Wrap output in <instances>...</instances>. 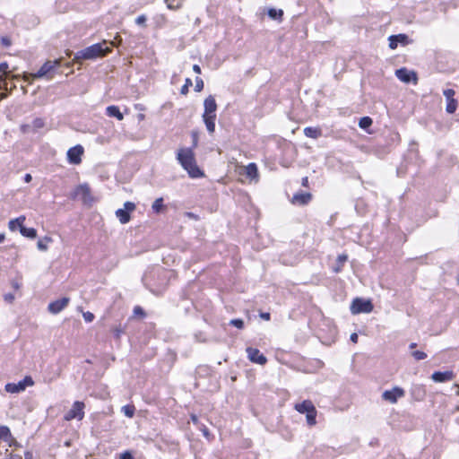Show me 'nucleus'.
I'll return each mask as SVG.
<instances>
[{"label": "nucleus", "mask_w": 459, "mask_h": 459, "mask_svg": "<svg viewBox=\"0 0 459 459\" xmlns=\"http://www.w3.org/2000/svg\"><path fill=\"white\" fill-rule=\"evenodd\" d=\"M19 75H12L11 79H17Z\"/></svg>", "instance_id": "nucleus-61"}, {"label": "nucleus", "mask_w": 459, "mask_h": 459, "mask_svg": "<svg viewBox=\"0 0 459 459\" xmlns=\"http://www.w3.org/2000/svg\"><path fill=\"white\" fill-rule=\"evenodd\" d=\"M52 241L51 238L45 237L42 239H39L37 243V247L41 251L48 250V245Z\"/></svg>", "instance_id": "nucleus-31"}, {"label": "nucleus", "mask_w": 459, "mask_h": 459, "mask_svg": "<svg viewBox=\"0 0 459 459\" xmlns=\"http://www.w3.org/2000/svg\"><path fill=\"white\" fill-rule=\"evenodd\" d=\"M84 153V149L82 145L77 144L70 148L66 152L67 160L70 164L79 165L82 162V157Z\"/></svg>", "instance_id": "nucleus-10"}, {"label": "nucleus", "mask_w": 459, "mask_h": 459, "mask_svg": "<svg viewBox=\"0 0 459 459\" xmlns=\"http://www.w3.org/2000/svg\"><path fill=\"white\" fill-rule=\"evenodd\" d=\"M177 160L188 173L190 178H202L203 171L196 164L195 153L190 148H180L177 152Z\"/></svg>", "instance_id": "nucleus-1"}, {"label": "nucleus", "mask_w": 459, "mask_h": 459, "mask_svg": "<svg viewBox=\"0 0 459 459\" xmlns=\"http://www.w3.org/2000/svg\"><path fill=\"white\" fill-rule=\"evenodd\" d=\"M193 70L196 74H201V68H200V66L198 65H193Z\"/></svg>", "instance_id": "nucleus-48"}, {"label": "nucleus", "mask_w": 459, "mask_h": 459, "mask_svg": "<svg viewBox=\"0 0 459 459\" xmlns=\"http://www.w3.org/2000/svg\"><path fill=\"white\" fill-rule=\"evenodd\" d=\"M0 441L5 442L8 446H11L13 441V437L11 435L10 429L5 426L0 427Z\"/></svg>", "instance_id": "nucleus-21"}, {"label": "nucleus", "mask_w": 459, "mask_h": 459, "mask_svg": "<svg viewBox=\"0 0 459 459\" xmlns=\"http://www.w3.org/2000/svg\"><path fill=\"white\" fill-rule=\"evenodd\" d=\"M22 90H23V93H26V92H27V91L25 90V88H24V87H22Z\"/></svg>", "instance_id": "nucleus-63"}, {"label": "nucleus", "mask_w": 459, "mask_h": 459, "mask_svg": "<svg viewBox=\"0 0 459 459\" xmlns=\"http://www.w3.org/2000/svg\"><path fill=\"white\" fill-rule=\"evenodd\" d=\"M164 208H165V206L163 204L162 197L157 198L152 205V209L153 210V212L155 213H160V212H162L164 210Z\"/></svg>", "instance_id": "nucleus-29"}, {"label": "nucleus", "mask_w": 459, "mask_h": 459, "mask_svg": "<svg viewBox=\"0 0 459 459\" xmlns=\"http://www.w3.org/2000/svg\"><path fill=\"white\" fill-rule=\"evenodd\" d=\"M110 44H111L112 46H115V45H116L115 41H110Z\"/></svg>", "instance_id": "nucleus-62"}, {"label": "nucleus", "mask_w": 459, "mask_h": 459, "mask_svg": "<svg viewBox=\"0 0 459 459\" xmlns=\"http://www.w3.org/2000/svg\"><path fill=\"white\" fill-rule=\"evenodd\" d=\"M61 65V59H56L53 61H47L40 69L36 74H24L23 80L30 83L29 78L36 79L46 77L48 79H52L54 75V72L56 68L59 67Z\"/></svg>", "instance_id": "nucleus-3"}, {"label": "nucleus", "mask_w": 459, "mask_h": 459, "mask_svg": "<svg viewBox=\"0 0 459 459\" xmlns=\"http://www.w3.org/2000/svg\"><path fill=\"white\" fill-rule=\"evenodd\" d=\"M404 394L405 392L403 388L395 386L391 390H385L382 394V398L385 401L389 402L390 403H395L398 401V399L403 397Z\"/></svg>", "instance_id": "nucleus-11"}, {"label": "nucleus", "mask_w": 459, "mask_h": 459, "mask_svg": "<svg viewBox=\"0 0 459 459\" xmlns=\"http://www.w3.org/2000/svg\"><path fill=\"white\" fill-rule=\"evenodd\" d=\"M455 387H457L456 394L459 395V385H455Z\"/></svg>", "instance_id": "nucleus-60"}, {"label": "nucleus", "mask_w": 459, "mask_h": 459, "mask_svg": "<svg viewBox=\"0 0 459 459\" xmlns=\"http://www.w3.org/2000/svg\"><path fill=\"white\" fill-rule=\"evenodd\" d=\"M308 183V178L306 177L302 179V186H307Z\"/></svg>", "instance_id": "nucleus-53"}, {"label": "nucleus", "mask_w": 459, "mask_h": 459, "mask_svg": "<svg viewBox=\"0 0 459 459\" xmlns=\"http://www.w3.org/2000/svg\"><path fill=\"white\" fill-rule=\"evenodd\" d=\"M237 171L240 176L245 175L250 182L257 183L259 181V173L255 163L237 166Z\"/></svg>", "instance_id": "nucleus-6"}, {"label": "nucleus", "mask_w": 459, "mask_h": 459, "mask_svg": "<svg viewBox=\"0 0 459 459\" xmlns=\"http://www.w3.org/2000/svg\"><path fill=\"white\" fill-rule=\"evenodd\" d=\"M204 112L203 117H216L217 104L213 96L210 95L204 102Z\"/></svg>", "instance_id": "nucleus-14"}, {"label": "nucleus", "mask_w": 459, "mask_h": 459, "mask_svg": "<svg viewBox=\"0 0 459 459\" xmlns=\"http://www.w3.org/2000/svg\"><path fill=\"white\" fill-rule=\"evenodd\" d=\"M204 122L206 126L207 130L209 133L212 134L215 130V118L216 117H203Z\"/></svg>", "instance_id": "nucleus-28"}, {"label": "nucleus", "mask_w": 459, "mask_h": 459, "mask_svg": "<svg viewBox=\"0 0 459 459\" xmlns=\"http://www.w3.org/2000/svg\"><path fill=\"white\" fill-rule=\"evenodd\" d=\"M15 87H16L15 84L9 83L7 82V87L0 89V100L5 98L7 96V93L11 92Z\"/></svg>", "instance_id": "nucleus-33"}, {"label": "nucleus", "mask_w": 459, "mask_h": 459, "mask_svg": "<svg viewBox=\"0 0 459 459\" xmlns=\"http://www.w3.org/2000/svg\"><path fill=\"white\" fill-rule=\"evenodd\" d=\"M201 430L203 431L204 435L208 437L210 433H209V430L207 429V428H205L204 426H203V428L201 429Z\"/></svg>", "instance_id": "nucleus-50"}, {"label": "nucleus", "mask_w": 459, "mask_h": 459, "mask_svg": "<svg viewBox=\"0 0 459 459\" xmlns=\"http://www.w3.org/2000/svg\"><path fill=\"white\" fill-rule=\"evenodd\" d=\"M395 75L401 82L405 83L413 82V83L416 84L418 81L417 74L414 71H410L406 68L397 69L395 71Z\"/></svg>", "instance_id": "nucleus-12"}, {"label": "nucleus", "mask_w": 459, "mask_h": 459, "mask_svg": "<svg viewBox=\"0 0 459 459\" xmlns=\"http://www.w3.org/2000/svg\"><path fill=\"white\" fill-rule=\"evenodd\" d=\"M411 355L417 360H422V359H425L427 358V354L425 352H423V351H413L411 353Z\"/></svg>", "instance_id": "nucleus-36"}, {"label": "nucleus", "mask_w": 459, "mask_h": 459, "mask_svg": "<svg viewBox=\"0 0 459 459\" xmlns=\"http://www.w3.org/2000/svg\"><path fill=\"white\" fill-rule=\"evenodd\" d=\"M134 314L136 315H143V309L140 307H135L134 309Z\"/></svg>", "instance_id": "nucleus-47"}, {"label": "nucleus", "mask_w": 459, "mask_h": 459, "mask_svg": "<svg viewBox=\"0 0 459 459\" xmlns=\"http://www.w3.org/2000/svg\"><path fill=\"white\" fill-rule=\"evenodd\" d=\"M69 298H62L60 299H56L48 304V311L51 314L56 315L61 312L69 303Z\"/></svg>", "instance_id": "nucleus-15"}, {"label": "nucleus", "mask_w": 459, "mask_h": 459, "mask_svg": "<svg viewBox=\"0 0 459 459\" xmlns=\"http://www.w3.org/2000/svg\"><path fill=\"white\" fill-rule=\"evenodd\" d=\"M85 405L82 402L76 401L72 405V408L66 412L64 419L67 421L76 419L78 420H82L84 417Z\"/></svg>", "instance_id": "nucleus-8"}, {"label": "nucleus", "mask_w": 459, "mask_h": 459, "mask_svg": "<svg viewBox=\"0 0 459 459\" xmlns=\"http://www.w3.org/2000/svg\"><path fill=\"white\" fill-rule=\"evenodd\" d=\"M25 216L22 215L16 219L11 220L8 223V227L12 231L16 230V229H19L21 230L22 227L23 226Z\"/></svg>", "instance_id": "nucleus-22"}, {"label": "nucleus", "mask_w": 459, "mask_h": 459, "mask_svg": "<svg viewBox=\"0 0 459 459\" xmlns=\"http://www.w3.org/2000/svg\"><path fill=\"white\" fill-rule=\"evenodd\" d=\"M122 411L128 418H133L134 415L135 408L133 405H125L122 407Z\"/></svg>", "instance_id": "nucleus-35"}, {"label": "nucleus", "mask_w": 459, "mask_h": 459, "mask_svg": "<svg viewBox=\"0 0 459 459\" xmlns=\"http://www.w3.org/2000/svg\"><path fill=\"white\" fill-rule=\"evenodd\" d=\"M347 255H340L337 257V265L333 268V271L335 273H339L342 270V267L343 264L347 261Z\"/></svg>", "instance_id": "nucleus-32"}, {"label": "nucleus", "mask_w": 459, "mask_h": 459, "mask_svg": "<svg viewBox=\"0 0 459 459\" xmlns=\"http://www.w3.org/2000/svg\"><path fill=\"white\" fill-rule=\"evenodd\" d=\"M443 94L446 100V111L449 114L455 113L457 108V100L454 98L455 91L452 89H447L443 91Z\"/></svg>", "instance_id": "nucleus-13"}, {"label": "nucleus", "mask_w": 459, "mask_h": 459, "mask_svg": "<svg viewBox=\"0 0 459 459\" xmlns=\"http://www.w3.org/2000/svg\"><path fill=\"white\" fill-rule=\"evenodd\" d=\"M294 408L299 413L306 414L307 422L309 426H314L316 424V410L311 401L306 400L300 403H296Z\"/></svg>", "instance_id": "nucleus-4"}, {"label": "nucleus", "mask_w": 459, "mask_h": 459, "mask_svg": "<svg viewBox=\"0 0 459 459\" xmlns=\"http://www.w3.org/2000/svg\"><path fill=\"white\" fill-rule=\"evenodd\" d=\"M31 458V454L30 453H26L25 454V459H30Z\"/></svg>", "instance_id": "nucleus-56"}, {"label": "nucleus", "mask_w": 459, "mask_h": 459, "mask_svg": "<svg viewBox=\"0 0 459 459\" xmlns=\"http://www.w3.org/2000/svg\"><path fill=\"white\" fill-rule=\"evenodd\" d=\"M138 118H139V120H143L144 119V115L143 114H139L138 115Z\"/></svg>", "instance_id": "nucleus-57"}, {"label": "nucleus", "mask_w": 459, "mask_h": 459, "mask_svg": "<svg viewBox=\"0 0 459 459\" xmlns=\"http://www.w3.org/2000/svg\"><path fill=\"white\" fill-rule=\"evenodd\" d=\"M373 305L370 300L356 298L351 305V312L353 315L359 313H370L373 310Z\"/></svg>", "instance_id": "nucleus-7"}, {"label": "nucleus", "mask_w": 459, "mask_h": 459, "mask_svg": "<svg viewBox=\"0 0 459 459\" xmlns=\"http://www.w3.org/2000/svg\"><path fill=\"white\" fill-rule=\"evenodd\" d=\"M135 207L134 203L128 201L124 204L123 209L116 211V216L122 224H126L130 221V212H134Z\"/></svg>", "instance_id": "nucleus-9"}, {"label": "nucleus", "mask_w": 459, "mask_h": 459, "mask_svg": "<svg viewBox=\"0 0 459 459\" xmlns=\"http://www.w3.org/2000/svg\"><path fill=\"white\" fill-rule=\"evenodd\" d=\"M21 234L29 238H35L37 237V231L33 228L22 227L20 230Z\"/></svg>", "instance_id": "nucleus-27"}, {"label": "nucleus", "mask_w": 459, "mask_h": 459, "mask_svg": "<svg viewBox=\"0 0 459 459\" xmlns=\"http://www.w3.org/2000/svg\"><path fill=\"white\" fill-rule=\"evenodd\" d=\"M230 325L238 329H242L244 327V321L242 319H232L230 321Z\"/></svg>", "instance_id": "nucleus-38"}, {"label": "nucleus", "mask_w": 459, "mask_h": 459, "mask_svg": "<svg viewBox=\"0 0 459 459\" xmlns=\"http://www.w3.org/2000/svg\"><path fill=\"white\" fill-rule=\"evenodd\" d=\"M304 134L307 137L316 139L321 135V130L316 127H306Z\"/></svg>", "instance_id": "nucleus-25"}, {"label": "nucleus", "mask_w": 459, "mask_h": 459, "mask_svg": "<svg viewBox=\"0 0 459 459\" xmlns=\"http://www.w3.org/2000/svg\"><path fill=\"white\" fill-rule=\"evenodd\" d=\"M416 347V343L412 342L410 344V349H414Z\"/></svg>", "instance_id": "nucleus-58"}, {"label": "nucleus", "mask_w": 459, "mask_h": 459, "mask_svg": "<svg viewBox=\"0 0 459 459\" xmlns=\"http://www.w3.org/2000/svg\"><path fill=\"white\" fill-rule=\"evenodd\" d=\"M115 39H118V44L121 43V41H122V39L119 36H117L115 38Z\"/></svg>", "instance_id": "nucleus-59"}, {"label": "nucleus", "mask_w": 459, "mask_h": 459, "mask_svg": "<svg viewBox=\"0 0 459 459\" xmlns=\"http://www.w3.org/2000/svg\"><path fill=\"white\" fill-rule=\"evenodd\" d=\"M455 373L452 370L436 371L431 375V379L436 383H444L451 381L455 378Z\"/></svg>", "instance_id": "nucleus-17"}, {"label": "nucleus", "mask_w": 459, "mask_h": 459, "mask_svg": "<svg viewBox=\"0 0 459 459\" xmlns=\"http://www.w3.org/2000/svg\"><path fill=\"white\" fill-rule=\"evenodd\" d=\"M358 338H359V336H358V334L356 333H351V341L352 342L356 343L358 342Z\"/></svg>", "instance_id": "nucleus-45"}, {"label": "nucleus", "mask_w": 459, "mask_h": 459, "mask_svg": "<svg viewBox=\"0 0 459 459\" xmlns=\"http://www.w3.org/2000/svg\"><path fill=\"white\" fill-rule=\"evenodd\" d=\"M120 459H134L130 452H125L120 455Z\"/></svg>", "instance_id": "nucleus-43"}, {"label": "nucleus", "mask_w": 459, "mask_h": 459, "mask_svg": "<svg viewBox=\"0 0 459 459\" xmlns=\"http://www.w3.org/2000/svg\"><path fill=\"white\" fill-rule=\"evenodd\" d=\"M21 384L23 385V388L25 389L27 386L33 385L34 382L30 377H26L22 381H20Z\"/></svg>", "instance_id": "nucleus-40"}, {"label": "nucleus", "mask_w": 459, "mask_h": 459, "mask_svg": "<svg viewBox=\"0 0 459 459\" xmlns=\"http://www.w3.org/2000/svg\"><path fill=\"white\" fill-rule=\"evenodd\" d=\"M192 85V81L189 78L186 79L185 84L181 88V94L186 95L188 92L189 87Z\"/></svg>", "instance_id": "nucleus-37"}, {"label": "nucleus", "mask_w": 459, "mask_h": 459, "mask_svg": "<svg viewBox=\"0 0 459 459\" xmlns=\"http://www.w3.org/2000/svg\"><path fill=\"white\" fill-rule=\"evenodd\" d=\"M372 125V119L369 117H364L359 119V126L362 129H368Z\"/></svg>", "instance_id": "nucleus-34"}, {"label": "nucleus", "mask_w": 459, "mask_h": 459, "mask_svg": "<svg viewBox=\"0 0 459 459\" xmlns=\"http://www.w3.org/2000/svg\"><path fill=\"white\" fill-rule=\"evenodd\" d=\"M312 198L309 193H298L292 196L291 203L294 204H307Z\"/></svg>", "instance_id": "nucleus-19"}, {"label": "nucleus", "mask_w": 459, "mask_h": 459, "mask_svg": "<svg viewBox=\"0 0 459 459\" xmlns=\"http://www.w3.org/2000/svg\"><path fill=\"white\" fill-rule=\"evenodd\" d=\"M283 15V11L281 9L270 8L268 10V16L273 20L281 21Z\"/></svg>", "instance_id": "nucleus-26"}, {"label": "nucleus", "mask_w": 459, "mask_h": 459, "mask_svg": "<svg viewBox=\"0 0 459 459\" xmlns=\"http://www.w3.org/2000/svg\"><path fill=\"white\" fill-rule=\"evenodd\" d=\"M457 281H458V283H459V274H458V277H457Z\"/></svg>", "instance_id": "nucleus-64"}, {"label": "nucleus", "mask_w": 459, "mask_h": 459, "mask_svg": "<svg viewBox=\"0 0 459 459\" xmlns=\"http://www.w3.org/2000/svg\"><path fill=\"white\" fill-rule=\"evenodd\" d=\"M260 316L264 320H266V321L270 320V314L269 313H261Z\"/></svg>", "instance_id": "nucleus-46"}, {"label": "nucleus", "mask_w": 459, "mask_h": 459, "mask_svg": "<svg viewBox=\"0 0 459 459\" xmlns=\"http://www.w3.org/2000/svg\"><path fill=\"white\" fill-rule=\"evenodd\" d=\"M247 353L248 359L254 363L264 365L267 361V359L257 349L249 347L247 349Z\"/></svg>", "instance_id": "nucleus-16"}, {"label": "nucleus", "mask_w": 459, "mask_h": 459, "mask_svg": "<svg viewBox=\"0 0 459 459\" xmlns=\"http://www.w3.org/2000/svg\"><path fill=\"white\" fill-rule=\"evenodd\" d=\"M191 420L195 423V424H197L198 423V418L196 415L195 414H192L191 415Z\"/></svg>", "instance_id": "nucleus-51"}, {"label": "nucleus", "mask_w": 459, "mask_h": 459, "mask_svg": "<svg viewBox=\"0 0 459 459\" xmlns=\"http://www.w3.org/2000/svg\"><path fill=\"white\" fill-rule=\"evenodd\" d=\"M107 41L104 40L101 43L93 44L81 51L75 53L74 62H80L82 59H94L97 57L104 56L110 48L106 47Z\"/></svg>", "instance_id": "nucleus-2"}, {"label": "nucleus", "mask_w": 459, "mask_h": 459, "mask_svg": "<svg viewBox=\"0 0 459 459\" xmlns=\"http://www.w3.org/2000/svg\"><path fill=\"white\" fill-rule=\"evenodd\" d=\"M167 7L170 10H176L182 6L184 0H165Z\"/></svg>", "instance_id": "nucleus-30"}, {"label": "nucleus", "mask_w": 459, "mask_h": 459, "mask_svg": "<svg viewBox=\"0 0 459 459\" xmlns=\"http://www.w3.org/2000/svg\"><path fill=\"white\" fill-rule=\"evenodd\" d=\"M107 115L109 117H114L117 118L118 120H123L124 116L120 112L119 108L117 106H108L107 108Z\"/></svg>", "instance_id": "nucleus-23"}, {"label": "nucleus", "mask_w": 459, "mask_h": 459, "mask_svg": "<svg viewBox=\"0 0 459 459\" xmlns=\"http://www.w3.org/2000/svg\"><path fill=\"white\" fill-rule=\"evenodd\" d=\"M43 125H44V123H43L42 119L37 118V119L34 120V126L35 127H39H39H42Z\"/></svg>", "instance_id": "nucleus-44"}, {"label": "nucleus", "mask_w": 459, "mask_h": 459, "mask_svg": "<svg viewBox=\"0 0 459 459\" xmlns=\"http://www.w3.org/2000/svg\"><path fill=\"white\" fill-rule=\"evenodd\" d=\"M5 236L4 233H0V243L4 242Z\"/></svg>", "instance_id": "nucleus-55"}, {"label": "nucleus", "mask_w": 459, "mask_h": 459, "mask_svg": "<svg viewBox=\"0 0 459 459\" xmlns=\"http://www.w3.org/2000/svg\"><path fill=\"white\" fill-rule=\"evenodd\" d=\"M4 459H21L20 456L18 455H9L6 458Z\"/></svg>", "instance_id": "nucleus-52"}, {"label": "nucleus", "mask_w": 459, "mask_h": 459, "mask_svg": "<svg viewBox=\"0 0 459 459\" xmlns=\"http://www.w3.org/2000/svg\"><path fill=\"white\" fill-rule=\"evenodd\" d=\"M115 332H116V335H117V337H119V336H120V334H121V333H122V331H121L120 329H118V328H117V329L115 330Z\"/></svg>", "instance_id": "nucleus-54"}, {"label": "nucleus", "mask_w": 459, "mask_h": 459, "mask_svg": "<svg viewBox=\"0 0 459 459\" xmlns=\"http://www.w3.org/2000/svg\"><path fill=\"white\" fill-rule=\"evenodd\" d=\"M71 198H80L84 204H91L93 202L91 188L87 183L77 186L71 193Z\"/></svg>", "instance_id": "nucleus-5"}, {"label": "nucleus", "mask_w": 459, "mask_h": 459, "mask_svg": "<svg viewBox=\"0 0 459 459\" xmlns=\"http://www.w3.org/2000/svg\"><path fill=\"white\" fill-rule=\"evenodd\" d=\"M389 40V48L391 49H395L397 48L398 43L403 45H407L409 43L408 37L405 34H398L392 35L388 39Z\"/></svg>", "instance_id": "nucleus-18"}, {"label": "nucleus", "mask_w": 459, "mask_h": 459, "mask_svg": "<svg viewBox=\"0 0 459 459\" xmlns=\"http://www.w3.org/2000/svg\"><path fill=\"white\" fill-rule=\"evenodd\" d=\"M23 390H24L23 385L21 384V382H19L17 384L9 383L5 385V391L8 393H12V394L20 393Z\"/></svg>", "instance_id": "nucleus-24"}, {"label": "nucleus", "mask_w": 459, "mask_h": 459, "mask_svg": "<svg viewBox=\"0 0 459 459\" xmlns=\"http://www.w3.org/2000/svg\"><path fill=\"white\" fill-rule=\"evenodd\" d=\"M31 179H32V177H31V175H30V174H26V175L24 176V181H25L26 183H30V182L31 181Z\"/></svg>", "instance_id": "nucleus-49"}, {"label": "nucleus", "mask_w": 459, "mask_h": 459, "mask_svg": "<svg viewBox=\"0 0 459 459\" xmlns=\"http://www.w3.org/2000/svg\"><path fill=\"white\" fill-rule=\"evenodd\" d=\"M204 88V81L200 77L195 78V91H201Z\"/></svg>", "instance_id": "nucleus-39"}, {"label": "nucleus", "mask_w": 459, "mask_h": 459, "mask_svg": "<svg viewBox=\"0 0 459 459\" xmlns=\"http://www.w3.org/2000/svg\"><path fill=\"white\" fill-rule=\"evenodd\" d=\"M82 316H83L84 320L86 322H88V323L92 322L93 319H94V315L91 312H89V311L83 312L82 313Z\"/></svg>", "instance_id": "nucleus-41"}, {"label": "nucleus", "mask_w": 459, "mask_h": 459, "mask_svg": "<svg viewBox=\"0 0 459 459\" xmlns=\"http://www.w3.org/2000/svg\"><path fill=\"white\" fill-rule=\"evenodd\" d=\"M146 22V16L145 15H140L136 18L135 22L138 25H144Z\"/></svg>", "instance_id": "nucleus-42"}, {"label": "nucleus", "mask_w": 459, "mask_h": 459, "mask_svg": "<svg viewBox=\"0 0 459 459\" xmlns=\"http://www.w3.org/2000/svg\"><path fill=\"white\" fill-rule=\"evenodd\" d=\"M9 78V71L7 63L0 65V89L7 87V79Z\"/></svg>", "instance_id": "nucleus-20"}]
</instances>
